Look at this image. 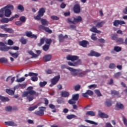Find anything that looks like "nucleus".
I'll return each instance as SVG.
<instances>
[{
  "label": "nucleus",
  "instance_id": "1",
  "mask_svg": "<svg viewBox=\"0 0 127 127\" xmlns=\"http://www.w3.org/2000/svg\"><path fill=\"white\" fill-rule=\"evenodd\" d=\"M38 96V93H36L35 91L33 90V87L29 86L27 88V91L23 92L22 97H27V100L29 102L33 101L34 97L33 96Z\"/></svg>",
  "mask_w": 127,
  "mask_h": 127
},
{
  "label": "nucleus",
  "instance_id": "2",
  "mask_svg": "<svg viewBox=\"0 0 127 127\" xmlns=\"http://www.w3.org/2000/svg\"><path fill=\"white\" fill-rule=\"evenodd\" d=\"M45 10L46 9L44 7L40 8L38 11V14L35 17V19H36L37 20H41V22L42 25H46L47 26H48L49 24L48 21L45 19H41L42 16H43L44 13H45Z\"/></svg>",
  "mask_w": 127,
  "mask_h": 127
},
{
  "label": "nucleus",
  "instance_id": "3",
  "mask_svg": "<svg viewBox=\"0 0 127 127\" xmlns=\"http://www.w3.org/2000/svg\"><path fill=\"white\" fill-rule=\"evenodd\" d=\"M66 59L67 60L72 61V62H74V61H76L74 62V67H77V66L82 65V60L80 59L79 60V57H78V56H72L68 55L66 57Z\"/></svg>",
  "mask_w": 127,
  "mask_h": 127
},
{
  "label": "nucleus",
  "instance_id": "4",
  "mask_svg": "<svg viewBox=\"0 0 127 127\" xmlns=\"http://www.w3.org/2000/svg\"><path fill=\"white\" fill-rule=\"evenodd\" d=\"M3 11H4V16L9 17L11 15V10H13V5L8 4L7 6L3 7Z\"/></svg>",
  "mask_w": 127,
  "mask_h": 127
},
{
  "label": "nucleus",
  "instance_id": "5",
  "mask_svg": "<svg viewBox=\"0 0 127 127\" xmlns=\"http://www.w3.org/2000/svg\"><path fill=\"white\" fill-rule=\"evenodd\" d=\"M44 42H46L47 44H48L49 46L52 43V40L51 39H47L46 38H42L40 39V43L37 44L38 46H41L44 44Z\"/></svg>",
  "mask_w": 127,
  "mask_h": 127
},
{
  "label": "nucleus",
  "instance_id": "6",
  "mask_svg": "<svg viewBox=\"0 0 127 127\" xmlns=\"http://www.w3.org/2000/svg\"><path fill=\"white\" fill-rule=\"evenodd\" d=\"M60 80V75H57L55 76L53 78L51 79V84L50 85V87H53L54 85H56L58 83V81Z\"/></svg>",
  "mask_w": 127,
  "mask_h": 127
},
{
  "label": "nucleus",
  "instance_id": "7",
  "mask_svg": "<svg viewBox=\"0 0 127 127\" xmlns=\"http://www.w3.org/2000/svg\"><path fill=\"white\" fill-rule=\"evenodd\" d=\"M123 24H126V22L123 20H115L113 22V25L118 27L119 25H123Z\"/></svg>",
  "mask_w": 127,
  "mask_h": 127
},
{
  "label": "nucleus",
  "instance_id": "8",
  "mask_svg": "<svg viewBox=\"0 0 127 127\" xmlns=\"http://www.w3.org/2000/svg\"><path fill=\"white\" fill-rule=\"evenodd\" d=\"M105 21H102L101 22H99V20H96L94 21V24H96V27L98 28H101V27H103L104 25L105 24Z\"/></svg>",
  "mask_w": 127,
  "mask_h": 127
},
{
  "label": "nucleus",
  "instance_id": "9",
  "mask_svg": "<svg viewBox=\"0 0 127 127\" xmlns=\"http://www.w3.org/2000/svg\"><path fill=\"white\" fill-rule=\"evenodd\" d=\"M73 11L74 13H80L81 12V7L80 4H75L73 7Z\"/></svg>",
  "mask_w": 127,
  "mask_h": 127
},
{
  "label": "nucleus",
  "instance_id": "10",
  "mask_svg": "<svg viewBox=\"0 0 127 127\" xmlns=\"http://www.w3.org/2000/svg\"><path fill=\"white\" fill-rule=\"evenodd\" d=\"M93 95H94V92L91 90H87L85 93L82 94V96L84 98H88L89 96H91Z\"/></svg>",
  "mask_w": 127,
  "mask_h": 127
},
{
  "label": "nucleus",
  "instance_id": "11",
  "mask_svg": "<svg viewBox=\"0 0 127 127\" xmlns=\"http://www.w3.org/2000/svg\"><path fill=\"white\" fill-rule=\"evenodd\" d=\"M67 69L70 71L71 74L72 76H77L78 75V69H74L72 67H67Z\"/></svg>",
  "mask_w": 127,
  "mask_h": 127
},
{
  "label": "nucleus",
  "instance_id": "12",
  "mask_svg": "<svg viewBox=\"0 0 127 127\" xmlns=\"http://www.w3.org/2000/svg\"><path fill=\"white\" fill-rule=\"evenodd\" d=\"M122 51V48L119 46H115L113 50L111 51V53L112 54H116V52H120Z\"/></svg>",
  "mask_w": 127,
  "mask_h": 127
},
{
  "label": "nucleus",
  "instance_id": "13",
  "mask_svg": "<svg viewBox=\"0 0 127 127\" xmlns=\"http://www.w3.org/2000/svg\"><path fill=\"white\" fill-rule=\"evenodd\" d=\"M34 114L36 115V116L42 117V116L44 115V110H43V109H40L39 111H35Z\"/></svg>",
  "mask_w": 127,
  "mask_h": 127
},
{
  "label": "nucleus",
  "instance_id": "14",
  "mask_svg": "<svg viewBox=\"0 0 127 127\" xmlns=\"http://www.w3.org/2000/svg\"><path fill=\"white\" fill-rule=\"evenodd\" d=\"M26 35L27 37H30V38H35V39L37 38V36H36V35L32 34V32L31 31H27L26 33Z\"/></svg>",
  "mask_w": 127,
  "mask_h": 127
},
{
  "label": "nucleus",
  "instance_id": "15",
  "mask_svg": "<svg viewBox=\"0 0 127 127\" xmlns=\"http://www.w3.org/2000/svg\"><path fill=\"white\" fill-rule=\"evenodd\" d=\"M82 21H83V18L82 17H81V16L74 17V24H76V23L82 22Z\"/></svg>",
  "mask_w": 127,
  "mask_h": 127
},
{
  "label": "nucleus",
  "instance_id": "16",
  "mask_svg": "<svg viewBox=\"0 0 127 127\" xmlns=\"http://www.w3.org/2000/svg\"><path fill=\"white\" fill-rule=\"evenodd\" d=\"M88 56H94L95 57H100L101 56V54L95 51H91L90 53L88 54Z\"/></svg>",
  "mask_w": 127,
  "mask_h": 127
},
{
  "label": "nucleus",
  "instance_id": "17",
  "mask_svg": "<svg viewBox=\"0 0 127 127\" xmlns=\"http://www.w3.org/2000/svg\"><path fill=\"white\" fill-rule=\"evenodd\" d=\"M89 43L86 40H83L82 41L79 42V45L82 46V47L86 48L87 45H89Z\"/></svg>",
  "mask_w": 127,
  "mask_h": 127
},
{
  "label": "nucleus",
  "instance_id": "18",
  "mask_svg": "<svg viewBox=\"0 0 127 127\" xmlns=\"http://www.w3.org/2000/svg\"><path fill=\"white\" fill-rule=\"evenodd\" d=\"M68 35H65V36H63L62 34H61L59 35V39L60 42H63L64 41V39L65 38H67Z\"/></svg>",
  "mask_w": 127,
  "mask_h": 127
},
{
  "label": "nucleus",
  "instance_id": "19",
  "mask_svg": "<svg viewBox=\"0 0 127 127\" xmlns=\"http://www.w3.org/2000/svg\"><path fill=\"white\" fill-rule=\"evenodd\" d=\"M98 116L102 119H108V118H109V116H108V115L101 111H99Z\"/></svg>",
  "mask_w": 127,
  "mask_h": 127
},
{
  "label": "nucleus",
  "instance_id": "20",
  "mask_svg": "<svg viewBox=\"0 0 127 127\" xmlns=\"http://www.w3.org/2000/svg\"><path fill=\"white\" fill-rule=\"evenodd\" d=\"M5 125L11 127H17V125L12 121L5 122Z\"/></svg>",
  "mask_w": 127,
  "mask_h": 127
},
{
  "label": "nucleus",
  "instance_id": "21",
  "mask_svg": "<svg viewBox=\"0 0 127 127\" xmlns=\"http://www.w3.org/2000/svg\"><path fill=\"white\" fill-rule=\"evenodd\" d=\"M51 58H52V56L51 55H46L43 57L45 62H48V61H50V60H51Z\"/></svg>",
  "mask_w": 127,
  "mask_h": 127
},
{
  "label": "nucleus",
  "instance_id": "22",
  "mask_svg": "<svg viewBox=\"0 0 127 127\" xmlns=\"http://www.w3.org/2000/svg\"><path fill=\"white\" fill-rule=\"evenodd\" d=\"M62 97H64V98H67L70 96V93L66 91H63L61 92Z\"/></svg>",
  "mask_w": 127,
  "mask_h": 127
},
{
  "label": "nucleus",
  "instance_id": "23",
  "mask_svg": "<svg viewBox=\"0 0 127 127\" xmlns=\"http://www.w3.org/2000/svg\"><path fill=\"white\" fill-rule=\"evenodd\" d=\"M124 109V105L121 103H117L116 105V110H123Z\"/></svg>",
  "mask_w": 127,
  "mask_h": 127
},
{
  "label": "nucleus",
  "instance_id": "24",
  "mask_svg": "<svg viewBox=\"0 0 127 127\" xmlns=\"http://www.w3.org/2000/svg\"><path fill=\"white\" fill-rule=\"evenodd\" d=\"M77 74H78V77H84L85 75V71H82V69H77Z\"/></svg>",
  "mask_w": 127,
  "mask_h": 127
},
{
  "label": "nucleus",
  "instance_id": "25",
  "mask_svg": "<svg viewBox=\"0 0 127 127\" xmlns=\"http://www.w3.org/2000/svg\"><path fill=\"white\" fill-rule=\"evenodd\" d=\"M68 23H71L72 24H75V16L71 17V18H67Z\"/></svg>",
  "mask_w": 127,
  "mask_h": 127
},
{
  "label": "nucleus",
  "instance_id": "26",
  "mask_svg": "<svg viewBox=\"0 0 127 127\" xmlns=\"http://www.w3.org/2000/svg\"><path fill=\"white\" fill-rule=\"evenodd\" d=\"M0 21L1 23H8L9 21H11V20H10V18H2Z\"/></svg>",
  "mask_w": 127,
  "mask_h": 127
},
{
  "label": "nucleus",
  "instance_id": "27",
  "mask_svg": "<svg viewBox=\"0 0 127 127\" xmlns=\"http://www.w3.org/2000/svg\"><path fill=\"white\" fill-rule=\"evenodd\" d=\"M9 49H10V47H8L6 46H3L0 47V50L1 51H8V50H9Z\"/></svg>",
  "mask_w": 127,
  "mask_h": 127
},
{
  "label": "nucleus",
  "instance_id": "28",
  "mask_svg": "<svg viewBox=\"0 0 127 127\" xmlns=\"http://www.w3.org/2000/svg\"><path fill=\"white\" fill-rule=\"evenodd\" d=\"M105 104L108 108H110V107H112V101H111L110 99H107L106 100Z\"/></svg>",
  "mask_w": 127,
  "mask_h": 127
},
{
  "label": "nucleus",
  "instance_id": "29",
  "mask_svg": "<svg viewBox=\"0 0 127 127\" xmlns=\"http://www.w3.org/2000/svg\"><path fill=\"white\" fill-rule=\"evenodd\" d=\"M96 27H97L93 26L92 28L90 29V31H92V32H95V33H101V31L98 30Z\"/></svg>",
  "mask_w": 127,
  "mask_h": 127
},
{
  "label": "nucleus",
  "instance_id": "30",
  "mask_svg": "<svg viewBox=\"0 0 127 127\" xmlns=\"http://www.w3.org/2000/svg\"><path fill=\"white\" fill-rule=\"evenodd\" d=\"M20 42L22 43V44H23L24 45H25L27 43V39L24 38V37H22L19 39Z\"/></svg>",
  "mask_w": 127,
  "mask_h": 127
},
{
  "label": "nucleus",
  "instance_id": "31",
  "mask_svg": "<svg viewBox=\"0 0 127 127\" xmlns=\"http://www.w3.org/2000/svg\"><path fill=\"white\" fill-rule=\"evenodd\" d=\"M77 116L74 114L68 115L66 116V119H67V120H72V119H77Z\"/></svg>",
  "mask_w": 127,
  "mask_h": 127
},
{
  "label": "nucleus",
  "instance_id": "32",
  "mask_svg": "<svg viewBox=\"0 0 127 127\" xmlns=\"http://www.w3.org/2000/svg\"><path fill=\"white\" fill-rule=\"evenodd\" d=\"M0 100L2 102H8L9 99L8 97H5L0 95Z\"/></svg>",
  "mask_w": 127,
  "mask_h": 127
},
{
  "label": "nucleus",
  "instance_id": "33",
  "mask_svg": "<svg viewBox=\"0 0 127 127\" xmlns=\"http://www.w3.org/2000/svg\"><path fill=\"white\" fill-rule=\"evenodd\" d=\"M33 77V76H38V73H35L34 72H29L28 74H25V77Z\"/></svg>",
  "mask_w": 127,
  "mask_h": 127
},
{
  "label": "nucleus",
  "instance_id": "34",
  "mask_svg": "<svg viewBox=\"0 0 127 127\" xmlns=\"http://www.w3.org/2000/svg\"><path fill=\"white\" fill-rule=\"evenodd\" d=\"M9 54L13 57V58H17L18 57V52H17V53H12L11 52H9Z\"/></svg>",
  "mask_w": 127,
  "mask_h": 127
},
{
  "label": "nucleus",
  "instance_id": "35",
  "mask_svg": "<svg viewBox=\"0 0 127 127\" xmlns=\"http://www.w3.org/2000/svg\"><path fill=\"white\" fill-rule=\"evenodd\" d=\"M72 99L73 101H78L79 100V94L72 95Z\"/></svg>",
  "mask_w": 127,
  "mask_h": 127
},
{
  "label": "nucleus",
  "instance_id": "36",
  "mask_svg": "<svg viewBox=\"0 0 127 127\" xmlns=\"http://www.w3.org/2000/svg\"><path fill=\"white\" fill-rule=\"evenodd\" d=\"M121 76H122V72L120 71V72L115 73L114 77L116 79H119V78H120V77H121Z\"/></svg>",
  "mask_w": 127,
  "mask_h": 127
},
{
  "label": "nucleus",
  "instance_id": "37",
  "mask_svg": "<svg viewBox=\"0 0 127 127\" xmlns=\"http://www.w3.org/2000/svg\"><path fill=\"white\" fill-rule=\"evenodd\" d=\"M86 116H91V117H95L96 115L95 114V112L93 111H88L86 113Z\"/></svg>",
  "mask_w": 127,
  "mask_h": 127
},
{
  "label": "nucleus",
  "instance_id": "38",
  "mask_svg": "<svg viewBox=\"0 0 127 127\" xmlns=\"http://www.w3.org/2000/svg\"><path fill=\"white\" fill-rule=\"evenodd\" d=\"M6 92L8 95H10V96H13L14 95V91L12 90L6 89Z\"/></svg>",
  "mask_w": 127,
  "mask_h": 127
},
{
  "label": "nucleus",
  "instance_id": "39",
  "mask_svg": "<svg viewBox=\"0 0 127 127\" xmlns=\"http://www.w3.org/2000/svg\"><path fill=\"white\" fill-rule=\"evenodd\" d=\"M19 20L21 21L22 23H24L26 21V17L24 16H22L20 17Z\"/></svg>",
  "mask_w": 127,
  "mask_h": 127
},
{
  "label": "nucleus",
  "instance_id": "40",
  "mask_svg": "<svg viewBox=\"0 0 127 127\" xmlns=\"http://www.w3.org/2000/svg\"><path fill=\"white\" fill-rule=\"evenodd\" d=\"M17 8L19 10L21 11V12L24 11V7L21 4H19L17 6Z\"/></svg>",
  "mask_w": 127,
  "mask_h": 127
},
{
  "label": "nucleus",
  "instance_id": "41",
  "mask_svg": "<svg viewBox=\"0 0 127 127\" xmlns=\"http://www.w3.org/2000/svg\"><path fill=\"white\" fill-rule=\"evenodd\" d=\"M7 26H8V25L7 24H4V25H2L0 26V28L1 29H3L4 31H5L6 30L7 28H6Z\"/></svg>",
  "mask_w": 127,
  "mask_h": 127
},
{
  "label": "nucleus",
  "instance_id": "42",
  "mask_svg": "<svg viewBox=\"0 0 127 127\" xmlns=\"http://www.w3.org/2000/svg\"><path fill=\"white\" fill-rule=\"evenodd\" d=\"M7 59L5 58H2L0 59V63H7Z\"/></svg>",
  "mask_w": 127,
  "mask_h": 127
},
{
  "label": "nucleus",
  "instance_id": "43",
  "mask_svg": "<svg viewBox=\"0 0 127 127\" xmlns=\"http://www.w3.org/2000/svg\"><path fill=\"white\" fill-rule=\"evenodd\" d=\"M85 122H86V123H88V124H90L91 125H95L96 126L98 125V123L90 120H85Z\"/></svg>",
  "mask_w": 127,
  "mask_h": 127
},
{
  "label": "nucleus",
  "instance_id": "44",
  "mask_svg": "<svg viewBox=\"0 0 127 127\" xmlns=\"http://www.w3.org/2000/svg\"><path fill=\"white\" fill-rule=\"evenodd\" d=\"M44 30H45L46 32H48V33H52V30H51L49 28L44 27L43 28Z\"/></svg>",
  "mask_w": 127,
  "mask_h": 127
},
{
  "label": "nucleus",
  "instance_id": "45",
  "mask_svg": "<svg viewBox=\"0 0 127 127\" xmlns=\"http://www.w3.org/2000/svg\"><path fill=\"white\" fill-rule=\"evenodd\" d=\"M49 45H45L43 46V50L44 51H48V49H49Z\"/></svg>",
  "mask_w": 127,
  "mask_h": 127
},
{
  "label": "nucleus",
  "instance_id": "46",
  "mask_svg": "<svg viewBox=\"0 0 127 127\" xmlns=\"http://www.w3.org/2000/svg\"><path fill=\"white\" fill-rule=\"evenodd\" d=\"M31 81H33V82H36L37 81H38V77H37V76H33L31 77Z\"/></svg>",
  "mask_w": 127,
  "mask_h": 127
},
{
  "label": "nucleus",
  "instance_id": "47",
  "mask_svg": "<svg viewBox=\"0 0 127 127\" xmlns=\"http://www.w3.org/2000/svg\"><path fill=\"white\" fill-rule=\"evenodd\" d=\"M3 15H4V11L3 8H2L0 9V17L2 18V17H3Z\"/></svg>",
  "mask_w": 127,
  "mask_h": 127
},
{
  "label": "nucleus",
  "instance_id": "48",
  "mask_svg": "<svg viewBox=\"0 0 127 127\" xmlns=\"http://www.w3.org/2000/svg\"><path fill=\"white\" fill-rule=\"evenodd\" d=\"M29 54H30V55H31L33 57H37V55L34 54V53H33V52L32 51H29L28 52Z\"/></svg>",
  "mask_w": 127,
  "mask_h": 127
},
{
  "label": "nucleus",
  "instance_id": "49",
  "mask_svg": "<svg viewBox=\"0 0 127 127\" xmlns=\"http://www.w3.org/2000/svg\"><path fill=\"white\" fill-rule=\"evenodd\" d=\"M95 92L98 97H102V93H101L99 90H96Z\"/></svg>",
  "mask_w": 127,
  "mask_h": 127
},
{
  "label": "nucleus",
  "instance_id": "50",
  "mask_svg": "<svg viewBox=\"0 0 127 127\" xmlns=\"http://www.w3.org/2000/svg\"><path fill=\"white\" fill-rule=\"evenodd\" d=\"M25 80V78L24 77H21L20 78H18L16 80V82H18V83H21V82H23Z\"/></svg>",
  "mask_w": 127,
  "mask_h": 127
},
{
  "label": "nucleus",
  "instance_id": "51",
  "mask_svg": "<svg viewBox=\"0 0 127 127\" xmlns=\"http://www.w3.org/2000/svg\"><path fill=\"white\" fill-rule=\"evenodd\" d=\"M18 17H19V15L16 14L14 15V16H12L11 18H10V20H11V21H12V20H13L14 18H18Z\"/></svg>",
  "mask_w": 127,
  "mask_h": 127
},
{
  "label": "nucleus",
  "instance_id": "52",
  "mask_svg": "<svg viewBox=\"0 0 127 127\" xmlns=\"http://www.w3.org/2000/svg\"><path fill=\"white\" fill-rule=\"evenodd\" d=\"M119 94V92L116 90H111V95H114L115 96H118Z\"/></svg>",
  "mask_w": 127,
  "mask_h": 127
},
{
  "label": "nucleus",
  "instance_id": "53",
  "mask_svg": "<svg viewBox=\"0 0 127 127\" xmlns=\"http://www.w3.org/2000/svg\"><path fill=\"white\" fill-rule=\"evenodd\" d=\"M6 32H8V33H13L14 32V31H13L11 28H7L6 29V31H5Z\"/></svg>",
  "mask_w": 127,
  "mask_h": 127
},
{
  "label": "nucleus",
  "instance_id": "54",
  "mask_svg": "<svg viewBox=\"0 0 127 127\" xmlns=\"http://www.w3.org/2000/svg\"><path fill=\"white\" fill-rule=\"evenodd\" d=\"M109 68L110 69H115L116 68V64L114 63H111L109 64Z\"/></svg>",
  "mask_w": 127,
  "mask_h": 127
},
{
  "label": "nucleus",
  "instance_id": "55",
  "mask_svg": "<svg viewBox=\"0 0 127 127\" xmlns=\"http://www.w3.org/2000/svg\"><path fill=\"white\" fill-rule=\"evenodd\" d=\"M112 39L113 40H117V39H118V34H112Z\"/></svg>",
  "mask_w": 127,
  "mask_h": 127
},
{
  "label": "nucleus",
  "instance_id": "56",
  "mask_svg": "<svg viewBox=\"0 0 127 127\" xmlns=\"http://www.w3.org/2000/svg\"><path fill=\"white\" fill-rule=\"evenodd\" d=\"M51 18L53 19V20H59V17L55 15L51 16Z\"/></svg>",
  "mask_w": 127,
  "mask_h": 127
},
{
  "label": "nucleus",
  "instance_id": "57",
  "mask_svg": "<svg viewBox=\"0 0 127 127\" xmlns=\"http://www.w3.org/2000/svg\"><path fill=\"white\" fill-rule=\"evenodd\" d=\"M37 105H35L33 107H30L29 108V111H34V110H35V109H37Z\"/></svg>",
  "mask_w": 127,
  "mask_h": 127
},
{
  "label": "nucleus",
  "instance_id": "58",
  "mask_svg": "<svg viewBox=\"0 0 127 127\" xmlns=\"http://www.w3.org/2000/svg\"><path fill=\"white\" fill-rule=\"evenodd\" d=\"M117 42L119 43V44H123V43H124V39H123V38H119L117 40Z\"/></svg>",
  "mask_w": 127,
  "mask_h": 127
},
{
  "label": "nucleus",
  "instance_id": "59",
  "mask_svg": "<svg viewBox=\"0 0 127 127\" xmlns=\"http://www.w3.org/2000/svg\"><path fill=\"white\" fill-rule=\"evenodd\" d=\"M68 104H70V105H74L76 104V102L74 101V100L72 98L68 101Z\"/></svg>",
  "mask_w": 127,
  "mask_h": 127
},
{
  "label": "nucleus",
  "instance_id": "60",
  "mask_svg": "<svg viewBox=\"0 0 127 127\" xmlns=\"http://www.w3.org/2000/svg\"><path fill=\"white\" fill-rule=\"evenodd\" d=\"M46 84H47V82H46V81L40 82V86L42 87H44V86H45L46 85Z\"/></svg>",
  "mask_w": 127,
  "mask_h": 127
},
{
  "label": "nucleus",
  "instance_id": "61",
  "mask_svg": "<svg viewBox=\"0 0 127 127\" xmlns=\"http://www.w3.org/2000/svg\"><path fill=\"white\" fill-rule=\"evenodd\" d=\"M96 35V34H92L91 36V39L92 40H94V41H96L97 39V37L95 36Z\"/></svg>",
  "mask_w": 127,
  "mask_h": 127
},
{
  "label": "nucleus",
  "instance_id": "62",
  "mask_svg": "<svg viewBox=\"0 0 127 127\" xmlns=\"http://www.w3.org/2000/svg\"><path fill=\"white\" fill-rule=\"evenodd\" d=\"M123 121L124 122V124L125 126L127 127V118H126V117H123Z\"/></svg>",
  "mask_w": 127,
  "mask_h": 127
},
{
  "label": "nucleus",
  "instance_id": "63",
  "mask_svg": "<svg viewBox=\"0 0 127 127\" xmlns=\"http://www.w3.org/2000/svg\"><path fill=\"white\" fill-rule=\"evenodd\" d=\"M5 110L7 112H11L12 110V107H11V106H8L6 108Z\"/></svg>",
  "mask_w": 127,
  "mask_h": 127
},
{
  "label": "nucleus",
  "instance_id": "64",
  "mask_svg": "<svg viewBox=\"0 0 127 127\" xmlns=\"http://www.w3.org/2000/svg\"><path fill=\"white\" fill-rule=\"evenodd\" d=\"M105 127H114L110 123H107L105 125Z\"/></svg>",
  "mask_w": 127,
  "mask_h": 127
}]
</instances>
